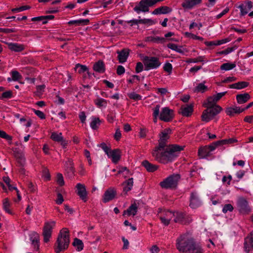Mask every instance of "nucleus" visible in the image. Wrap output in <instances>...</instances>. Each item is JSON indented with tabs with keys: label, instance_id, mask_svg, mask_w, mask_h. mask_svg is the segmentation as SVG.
Masks as SVG:
<instances>
[{
	"label": "nucleus",
	"instance_id": "58836bf2",
	"mask_svg": "<svg viewBox=\"0 0 253 253\" xmlns=\"http://www.w3.org/2000/svg\"><path fill=\"white\" fill-rule=\"evenodd\" d=\"M207 102L205 103L204 104V106L205 107H214L215 106L217 105L216 104V101L215 100V98L213 96H210L207 98Z\"/></svg>",
	"mask_w": 253,
	"mask_h": 253
},
{
	"label": "nucleus",
	"instance_id": "c85d7f7f",
	"mask_svg": "<svg viewBox=\"0 0 253 253\" xmlns=\"http://www.w3.org/2000/svg\"><path fill=\"white\" fill-rule=\"evenodd\" d=\"M93 68L95 71L100 73H103L105 72V65L103 62L101 60H99L95 63Z\"/></svg>",
	"mask_w": 253,
	"mask_h": 253
},
{
	"label": "nucleus",
	"instance_id": "3c124183",
	"mask_svg": "<svg viewBox=\"0 0 253 253\" xmlns=\"http://www.w3.org/2000/svg\"><path fill=\"white\" fill-rule=\"evenodd\" d=\"M129 98L134 100H140L142 99V96L135 92H132L128 95Z\"/></svg>",
	"mask_w": 253,
	"mask_h": 253
},
{
	"label": "nucleus",
	"instance_id": "4468645a",
	"mask_svg": "<svg viewBox=\"0 0 253 253\" xmlns=\"http://www.w3.org/2000/svg\"><path fill=\"white\" fill-rule=\"evenodd\" d=\"M130 50L128 48H123L121 50L117 51L118 59L119 63H123L126 61L129 54Z\"/></svg>",
	"mask_w": 253,
	"mask_h": 253
},
{
	"label": "nucleus",
	"instance_id": "9b49d317",
	"mask_svg": "<svg viewBox=\"0 0 253 253\" xmlns=\"http://www.w3.org/2000/svg\"><path fill=\"white\" fill-rule=\"evenodd\" d=\"M117 195V192L114 188H110L107 189L104 193L102 201L103 203H107L115 198Z\"/></svg>",
	"mask_w": 253,
	"mask_h": 253
},
{
	"label": "nucleus",
	"instance_id": "72a5a7b5",
	"mask_svg": "<svg viewBox=\"0 0 253 253\" xmlns=\"http://www.w3.org/2000/svg\"><path fill=\"white\" fill-rule=\"evenodd\" d=\"M95 105L98 108H105L107 105V101L103 98L98 97L94 101Z\"/></svg>",
	"mask_w": 253,
	"mask_h": 253
},
{
	"label": "nucleus",
	"instance_id": "aec40b11",
	"mask_svg": "<svg viewBox=\"0 0 253 253\" xmlns=\"http://www.w3.org/2000/svg\"><path fill=\"white\" fill-rule=\"evenodd\" d=\"M30 240L32 245L35 250L38 251L39 249L40 236L36 232H32L30 235Z\"/></svg>",
	"mask_w": 253,
	"mask_h": 253
},
{
	"label": "nucleus",
	"instance_id": "5701e85b",
	"mask_svg": "<svg viewBox=\"0 0 253 253\" xmlns=\"http://www.w3.org/2000/svg\"><path fill=\"white\" fill-rule=\"evenodd\" d=\"M7 46L10 50L14 52H21L25 49L24 45L17 43H8Z\"/></svg>",
	"mask_w": 253,
	"mask_h": 253
},
{
	"label": "nucleus",
	"instance_id": "4d7b16f0",
	"mask_svg": "<svg viewBox=\"0 0 253 253\" xmlns=\"http://www.w3.org/2000/svg\"><path fill=\"white\" fill-rule=\"evenodd\" d=\"M101 148L104 150L107 155H109V152L112 150L110 147H108L105 143H102L100 144Z\"/></svg>",
	"mask_w": 253,
	"mask_h": 253
},
{
	"label": "nucleus",
	"instance_id": "de8ad7c7",
	"mask_svg": "<svg viewBox=\"0 0 253 253\" xmlns=\"http://www.w3.org/2000/svg\"><path fill=\"white\" fill-rule=\"evenodd\" d=\"M13 92L11 90L4 91L0 95V99H9L12 97Z\"/></svg>",
	"mask_w": 253,
	"mask_h": 253
},
{
	"label": "nucleus",
	"instance_id": "20e7f679",
	"mask_svg": "<svg viewBox=\"0 0 253 253\" xmlns=\"http://www.w3.org/2000/svg\"><path fill=\"white\" fill-rule=\"evenodd\" d=\"M202 113L201 116L202 121L206 123L212 120L215 116L218 114L222 110L219 105L214 107H207Z\"/></svg>",
	"mask_w": 253,
	"mask_h": 253
},
{
	"label": "nucleus",
	"instance_id": "473e14b6",
	"mask_svg": "<svg viewBox=\"0 0 253 253\" xmlns=\"http://www.w3.org/2000/svg\"><path fill=\"white\" fill-rule=\"evenodd\" d=\"M72 245L73 246L76 248L77 251L79 252L83 250L84 247L83 241L77 238L74 239Z\"/></svg>",
	"mask_w": 253,
	"mask_h": 253
},
{
	"label": "nucleus",
	"instance_id": "5fc2aeb1",
	"mask_svg": "<svg viewBox=\"0 0 253 253\" xmlns=\"http://www.w3.org/2000/svg\"><path fill=\"white\" fill-rule=\"evenodd\" d=\"M163 68L165 71L168 72L169 74H170L172 72V66L170 63H167L164 65Z\"/></svg>",
	"mask_w": 253,
	"mask_h": 253
},
{
	"label": "nucleus",
	"instance_id": "09e8293b",
	"mask_svg": "<svg viewBox=\"0 0 253 253\" xmlns=\"http://www.w3.org/2000/svg\"><path fill=\"white\" fill-rule=\"evenodd\" d=\"M75 70H77L79 73L81 74L87 71L88 68L85 65L78 64L76 65Z\"/></svg>",
	"mask_w": 253,
	"mask_h": 253
},
{
	"label": "nucleus",
	"instance_id": "69168bd1",
	"mask_svg": "<svg viewBox=\"0 0 253 253\" xmlns=\"http://www.w3.org/2000/svg\"><path fill=\"white\" fill-rule=\"evenodd\" d=\"M220 141H222V145L226 144H231L235 142H236L237 140L236 139H234L233 138H230L228 139H223L220 140Z\"/></svg>",
	"mask_w": 253,
	"mask_h": 253
},
{
	"label": "nucleus",
	"instance_id": "ddd939ff",
	"mask_svg": "<svg viewBox=\"0 0 253 253\" xmlns=\"http://www.w3.org/2000/svg\"><path fill=\"white\" fill-rule=\"evenodd\" d=\"M201 201L197 193L192 192L190 197V206L193 209H195L199 207Z\"/></svg>",
	"mask_w": 253,
	"mask_h": 253
},
{
	"label": "nucleus",
	"instance_id": "39448f33",
	"mask_svg": "<svg viewBox=\"0 0 253 253\" xmlns=\"http://www.w3.org/2000/svg\"><path fill=\"white\" fill-rule=\"evenodd\" d=\"M180 179V175L176 173L169 175L160 182V186L165 189H175Z\"/></svg>",
	"mask_w": 253,
	"mask_h": 253
},
{
	"label": "nucleus",
	"instance_id": "c9c22d12",
	"mask_svg": "<svg viewBox=\"0 0 253 253\" xmlns=\"http://www.w3.org/2000/svg\"><path fill=\"white\" fill-rule=\"evenodd\" d=\"M101 124V121L99 118L92 117L90 123V127L94 130L97 129Z\"/></svg>",
	"mask_w": 253,
	"mask_h": 253
},
{
	"label": "nucleus",
	"instance_id": "e2e57ef3",
	"mask_svg": "<svg viewBox=\"0 0 253 253\" xmlns=\"http://www.w3.org/2000/svg\"><path fill=\"white\" fill-rule=\"evenodd\" d=\"M122 134L121 130L119 128H117L116 130L115 133L114 134V138L117 140L119 141L121 138Z\"/></svg>",
	"mask_w": 253,
	"mask_h": 253
},
{
	"label": "nucleus",
	"instance_id": "37998d69",
	"mask_svg": "<svg viewBox=\"0 0 253 253\" xmlns=\"http://www.w3.org/2000/svg\"><path fill=\"white\" fill-rule=\"evenodd\" d=\"M236 67L234 63H226L221 65L220 69L222 70L228 71Z\"/></svg>",
	"mask_w": 253,
	"mask_h": 253
},
{
	"label": "nucleus",
	"instance_id": "774afa93",
	"mask_svg": "<svg viewBox=\"0 0 253 253\" xmlns=\"http://www.w3.org/2000/svg\"><path fill=\"white\" fill-rule=\"evenodd\" d=\"M64 201L63 197L61 194L58 193L57 194V199L56 200V203L58 205L61 204Z\"/></svg>",
	"mask_w": 253,
	"mask_h": 253
},
{
	"label": "nucleus",
	"instance_id": "13d9d810",
	"mask_svg": "<svg viewBox=\"0 0 253 253\" xmlns=\"http://www.w3.org/2000/svg\"><path fill=\"white\" fill-rule=\"evenodd\" d=\"M233 210V207L231 204H226L222 209L224 213H226L228 211H232Z\"/></svg>",
	"mask_w": 253,
	"mask_h": 253
},
{
	"label": "nucleus",
	"instance_id": "ea45409f",
	"mask_svg": "<svg viewBox=\"0 0 253 253\" xmlns=\"http://www.w3.org/2000/svg\"><path fill=\"white\" fill-rule=\"evenodd\" d=\"M160 108V105L159 104H158V105H156L155 107L153 109V116L154 118L153 121L155 123H156L157 122L158 117H159Z\"/></svg>",
	"mask_w": 253,
	"mask_h": 253
},
{
	"label": "nucleus",
	"instance_id": "f704fd0d",
	"mask_svg": "<svg viewBox=\"0 0 253 253\" xmlns=\"http://www.w3.org/2000/svg\"><path fill=\"white\" fill-rule=\"evenodd\" d=\"M209 150L208 149L207 147L205 146L200 147L198 150V155L201 158H205L210 155Z\"/></svg>",
	"mask_w": 253,
	"mask_h": 253
},
{
	"label": "nucleus",
	"instance_id": "680f3d73",
	"mask_svg": "<svg viewBox=\"0 0 253 253\" xmlns=\"http://www.w3.org/2000/svg\"><path fill=\"white\" fill-rule=\"evenodd\" d=\"M125 72V68L122 65H119L117 68V74L118 75H121Z\"/></svg>",
	"mask_w": 253,
	"mask_h": 253
},
{
	"label": "nucleus",
	"instance_id": "423d86ee",
	"mask_svg": "<svg viewBox=\"0 0 253 253\" xmlns=\"http://www.w3.org/2000/svg\"><path fill=\"white\" fill-rule=\"evenodd\" d=\"M143 63L145 70L157 69L160 66L161 62L157 57L145 56L143 59Z\"/></svg>",
	"mask_w": 253,
	"mask_h": 253
},
{
	"label": "nucleus",
	"instance_id": "6e6552de",
	"mask_svg": "<svg viewBox=\"0 0 253 253\" xmlns=\"http://www.w3.org/2000/svg\"><path fill=\"white\" fill-rule=\"evenodd\" d=\"M159 114L160 120L165 122H171L174 116L173 110L167 107L163 108Z\"/></svg>",
	"mask_w": 253,
	"mask_h": 253
},
{
	"label": "nucleus",
	"instance_id": "7c9ffc66",
	"mask_svg": "<svg viewBox=\"0 0 253 253\" xmlns=\"http://www.w3.org/2000/svg\"><path fill=\"white\" fill-rule=\"evenodd\" d=\"M89 23V20L86 19H79L76 20H71L68 22L69 25H87Z\"/></svg>",
	"mask_w": 253,
	"mask_h": 253
},
{
	"label": "nucleus",
	"instance_id": "4c0bfd02",
	"mask_svg": "<svg viewBox=\"0 0 253 253\" xmlns=\"http://www.w3.org/2000/svg\"><path fill=\"white\" fill-rule=\"evenodd\" d=\"M167 47L178 53H184V52L182 46H178L174 43H169L167 44Z\"/></svg>",
	"mask_w": 253,
	"mask_h": 253
},
{
	"label": "nucleus",
	"instance_id": "412c9836",
	"mask_svg": "<svg viewBox=\"0 0 253 253\" xmlns=\"http://www.w3.org/2000/svg\"><path fill=\"white\" fill-rule=\"evenodd\" d=\"M202 0H185L181 4L182 6L186 9H191L194 6L200 3Z\"/></svg>",
	"mask_w": 253,
	"mask_h": 253
},
{
	"label": "nucleus",
	"instance_id": "a19ab883",
	"mask_svg": "<svg viewBox=\"0 0 253 253\" xmlns=\"http://www.w3.org/2000/svg\"><path fill=\"white\" fill-rule=\"evenodd\" d=\"M10 203L7 198H5L3 201V208L4 211L8 213L9 214H12V212L9 209L10 208Z\"/></svg>",
	"mask_w": 253,
	"mask_h": 253
},
{
	"label": "nucleus",
	"instance_id": "0eeeda50",
	"mask_svg": "<svg viewBox=\"0 0 253 253\" xmlns=\"http://www.w3.org/2000/svg\"><path fill=\"white\" fill-rule=\"evenodd\" d=\"M56 222L55 221H46L44 223L43 227L42 236H43V241L47 243L51 237L52 229L55 226Z\"/></svg>",
	"mask_w": 253,
	"mask_h": 253
},
{
	"label": "nucleus",
	"instance_id": "603ef678",
	"mask_svg": "<svg viewBox=\"0 0 253 253\" xmlns=\"http://www.w3.org/2000/svg\"><path fill=\"white\" fill-rule=\"evenodd\" d=\"M30 8V6L24 5V6H20V7H18V8H13V9H12L11 10H12V11L13 12H18L24 11V10H27V9H29Z\"/></svg>",
	"mask_w": 253,
	"mask_h": 253
},
{
	"label": "nucleus",
	"instance_id": "052dcab7",
	"mask_svg": "<svg viewBox=\"0 0 253 253\" xmlns=\"http://www.w3.org/2000/svg\"><path fill=\"white\" fill-rule=\"evenodd\" d=\"M143 69V65L141 62H138L135 67V72L137 73L141 72Z\"/></svg>",
	"mask_w": 253,
	"mask_h": 253
},
{
	"label": "nucleus",
	"instance_id": "864d4df0",
	"mask_svg": "<svg viewBox=\"0 0 253 253\" xmlns=\"http://www.w3.org/2000/svg\"><path fill=\"white\" fill-rule=\"evenodd\" d=\"M57 182L60 186H63L64 185V180L63 176L61 173H58L57 175Z\"/></svg>",
	"mask_w": 253,
	"mask_h": 253
},
{
	"label": "nucleus",
	"instance_id": "1a4fd4ad",
	"mask_svg": "<svg viewBox=\"0 0 253 253\" xmlns=\"http://www.w3.org/2000/svg\"><path fill=\"white\" fill-rule=\"evenodd\" d=\"M237 207L241 213L247 214L251 211L248 201L243 197L238 199L237 202Z\"/></svg>",
	"mask_w": 253,
	"mask_h": 253
},
{
	"label": "nucleus",
	"instance_id": "e433bc0d",
	"mask_svg": "<svg viewBox=\"0 0 253 253\" xmlns=\"http://www.w3.org/2000/svg\"><path fill=\"white\" fill-rule=\"evenodd\" d=\"M11 75L12 78H8L7 79V81L8 82H10L12 80L14 81H17L22 78V76L17 71H12L11 72Z\"/></svg>",
	"mask_w": 253,
	"mask_h": 253
},
{
	"label": "nucleus",
	"instance_id": "2eb2a0df",
	"mask_svg": "<svg viewBox=\"0 0 253 253\" xmlns=\"http://www.w3.org/2000/svg\"><path fill=\"white\" fill-rule=\"evenodd\" d=\"M77 189V193L80 198L84 202L87 201V192L85 186L84 184L78 183L76 185Z\"/></svg>",
	"mask_w": 253,
	"mask_h": 253
},
{
	"label": "nucleus",
	"instance_id": "a18cd8bd",
	"mask_svg": "<svg viewBox=\"0 0 253 253\" xmlns=\"http://www.w3.org/2000/svg\"><path fill=\"white\" fill-rule=\"evenodd\" d=\"M51 138L53 140H54L55 141H56V142H60L61 141H62L63 139H64L63 137L62 136V133H60L58 134V133H55V132H53L51 134Z\"/></svg>",
	"mask_w": 253,
	"mask_h": 253
},
{
	"label": "nucleus",
	"instance_id": "4be33fe9",
	"mask_svg": "<svg viewBox=\"0 0 253 253\" xmlns=\"http://www.w3.org/2000/svg\"><path fill=\"white\" fill-rule=\"evenodd\" d=\"M137 210L138 206L136 203L135 202H134L128 207V208L126 210L124 211L123 215L126 214L128 216H130L131 215L134 216L137 213Z\"/></svg>",
	"mask_w": 253,
	"mask_h": 253
},
{
	"label": "nucleus",
	"instance_id": "f03ea898",
	"mask_svg": "<svg viewBox=\"0 0 253 253\" xmlns=\"http://www.w3.org/2000/svg\"><path fill=\"white\" fill-rule=\"evenodd\" d=\"M176 248L182 253H203V250L195 240L187 234L181 235L176 240Z\"/></svg>",
	"mask_w": 253,
	"mask_h": 253
},
{
	"label": "nucleus",
	"instance_id": "a878e982",
	"mask_svg": "<svg viewBox=\"0 0 253 253\" xmlns=\"http://www.w3.org/2000/svg\"><path fill=\"white\" fill-rule=\"evenodd\" d=\"M142 166H143L148 172H154L156 171L158 167L155 165L150 163L147 160H144L142 162Z\"/></svg>",
	"mask_w": 253,
	"mask_h": 253
},
{
	"label": "nucleus",
	"instance_id": "dca6fc26",
	"mask_svg": "<svg viewBox=\"0 0 253 253\" xmlns=\"http://www.w3.org/2000/svg\"><path fill=\"white\" fill-rule=\"evenodd\" d=\"M65 174L69 178H72L75 175V169L73 162L69 160L65 163Z\"/></svg>",
	"mask_w": 253,
	"mask_h": 253
},
{
	"label": "nucleus",
	"instance_id": "cd10ccee",
	"mask_svg": "<svg viewBox=\"0 0 253 253\" xmlns=\"http://www.w3.org/2000/svg\"><path fill=\"white\" fill-rule=\"evenodd\" d=\"M250 99V95L248 93L239 94L236 95L237 102L240 104H244L247 102Z\"/></svg>",
	"mask_w": 253,
	"mask_h": 253
},
{
	"label": "nucleus",
	"instance_id": "6e6d98bb",
	"mask_svg": "<svg viewBox=\"0 0 253 253\" xmlns=\"http://www.w3.org/2000/svg\"><path fill=\"white\" fill-rule=\"evenodd\" d=\"M0 137L4 138L7 140L11 141L12 140V137L8 135L5 131L0 130Z\"/></svg>",
	"mask_w": 253,
	"mask_h": 253
},
{
	"label": "nucleus",
	"instance_id": "f8f14e48",
	"mask_svg": "<svg viewBox=\"0 0 253 253\" xmlns=\"http://www.w3.org/2000/svg\"><path fill=\"white\" fill-rule=\"evenodd\" d=\"M193 112V105L192 104L182 105L179 111V113L184 117L190 116Z\"/></svg>",
	"mask_w": 253,
	"mask_h": 253
},
{
	"label": "nucleus",
	"instance_id": "8fccbe9b",
	"mask_svg": "<svg viewBox=\"0 0 253 253\" xmlns=\"http://www.w3.org/2000/svg\"><path fill=\"white\" fill-rule=\"evenodd\" d=\"M237 47L236 46H234L233 47H229L227 48L226 49H225L224 50H222V51L217 52V54H218V55H222V54L226 55V54H228L229 53L233 51L236 49H237Z\"/></svg>",
	"mask_w": 253,
	"mask_h": 253
},
{
	"label": "nucleus",
	"instance_id": "2f4dec72",
	"mask_svg": "<svg viewBox=\"0 0 253 253\" xmlns=\"http://www.w3.org/2000/svg\"><path fill=\"white\" fill-rule=\"evenodd\" d=\"M249 84V83L247 82H239L229 85L231 88L242 89L247 87Z\"/></svg>",
	"mask_w": 253,
	"mask_h": 253
},
{
	"label": "nucleus",
	"instance_id": "6ab92c4d",
	"mask_svg": "<svg viewBox=\"0 0 253 253\" xmlns=\"http://www.w3.org/2000/svg\"><path fill=\"white\" fill-rule=\"evenodd\" d=\"M174 218V222L175 223H179L181 224H185L187 221L185 218V215L182 212L176 211L173 212Z\"/></svg>",
	"mask_w": 253,
	"mask_h": 253
},
{
	"label": "nucleus",
	"instance_id": "9d476101",
	"mask_svg": "<svg viewBox=\"0 0 253 253\" xmlns=\"http://www.w3.org/2000/svg\"><path fill=\"white\" fill-rule=\"evenodd\" d=\"M253 231L245 239L244 250L246 253H253Z\"/></svg>",
	"mask_w": 253,
	"mask_h": 253
},
{
	"label": "nucleus",
	"instance_id": "f3484780",
	"mask_svg": "<svg viewBox=\"0 0 253 253\" xmlns=\"http://www.w3.org/2000/svg\"><path fill=\"white\" fill-rule=\"evenodd\" d=\"M108 158L112 159V161L114 164H117L121 159V151L119 149L112 150L109 152Z\"/></svg>",
	"mask_w": 253,
	"mask_h": 253
},
{
	"label": "nucleus",
	"instance_id": "c03bdc74",
	"mask_svg": "<svg viewBox=\"0 0 253 253\" xmlns=\"http://www.w3.org/2000/svg\"><path fill=\"white\" fill-rule=\"evenodd\" d=\"M207 89V86L205 85L203 83H200L194 89L195 92H204Z\"/></svg>",
	"mask_w": 253,
	"mask_h": 253
},
{
	"label": "nucleus",
	"instance_id": "338daca9",
	"mask_svg": "<svg viewBox=\"0 0 253 253\" xmlns=\"http://www.w3.org/2000/svg\"><path fill=\"white\" fill-rule=\"evenodd\" d=\"M226 93V92L218 93L215 95H214L213 96L215 98V100L217 102Z\"/></svg>",
	"mask_w": 253,
	"mask_h": 253
},
{
	"label": "nucleus",
	"instance_id": "0e129e2a",
	"mask_svg": "<svg viewBox=\"0 0 253 253\" xmlns=\"http://www.w3.org/2000/svg\"><path fill=\"white\" fill-rule=\"evenodd\" d=\"M34 112L35 113V114L37 116H38L40 119H44L45 118V116L42 112L40 110H34Z\"/></svg>",
	"mask_w": 253,
	"mask_h": 253
},
{
	"label": "nucleus",
	"instance_id": "c756f323",
	"mask_svg": "<svg viewBox=\"0 0 253 253\" xmlns=\"http://www.w3.org/2000/svg\"><path fill=\"white\" fill-rule=\"evenodd\" d=\"M133 184V178H130L127 180L123 182V185H124L123 188L124 191L127 193V192L131 190Z\"/></svg>",
	"mask_w": 253,
	"mask_h": 253
},
{
	"label": "nucleus",
	"instance_id": "49530a36",
	"mask_svg": "<svg viewBox=\"0 0 253 253\" xmlns=\"http://www.w3.org/2000/svg\"><path fill=\"white\" fill-rule=\"evenodd\" d=\"M159 216V215H158ZM160 216L163 217L164 218H166L171 220V218L173 216V213L172 212L170 211H164L161 212Z\"/></svg>",
	"mask_w": 253,
	"mask_h": 253
},
{
	"label": "nucleus",
	"instance_id": "bf43d9fd",
	"mask_svg": "<svg viewBox=\"0 0 253 253\" xmlns=\"http://www.w3.org/2000/svg\"><path fill=\"white\" fill-rule=\"evenodd\" d=\"M139 22V24H152L154 23L152 19H138V21H137Z\"/></svg>",
	"mask_w": 253,
	"mask_h": 253
},
{
	"label": "nucleus",
	"instance_id": "79ce46f5",
	"mask_svg": "<svg viewBox=\"0 0 253 253\" xmlns=\"http://www.w3.org/2000/svg\"><path fill=\"white\" fill-rule=\"evenodd\" d=\"M222 141L220 140L213 142L212 144L209 145H206L208 149L209 150L210 153L213 151L217 146L222 145Z\"/></svg>",
	"mask_w": 253,
	"mask_h": 253
},
{
	"label": "nucleus",
	"instance_id": "b1692460",
	"mask_svg": "<svg viewBox=\"0 0 253 253\" xmlns=\"http://www.w3.org/2000/svg\"><path fill=\"white\" fill-rule=\"evenodd\" d=\"M244 111V109H241L239 107H228L225 112L227 115L234 116L236 114H240Z\"/></svg>",
	"mask_w": 253,
	"mask_h": 253
},
{
	"label": "nucleus",
	"instance_id": "7ed1b4c3",
	"mask_svg": "<svg viewBox=\"0 0 253 253\" xmlns=\"http://www.w3.org/2000/svg\"><path fill=\"white\" fill-rule=\"evenodd\" d=\"M70 243L69 230L67 228H63L58 234L56 242L54 245V250L56 253L66 250Z\"/></svg>",
	"mask_w": 253,
	"mask_h": 253
},
{
	"label": "nucleus",
	"instance_id": "a211bd4d",
	"mask_svg": "<svg viewBox=\"0 0 253 253\" xmlns=\"http://www.w3.org/2000/svg\"><path fill=\"white\" fill-rule=\"evenodd\" d=\"M253 7L252 2L251 1H248L244 3L240 4L238 8L241 11V15L244 16L247 14L249 11Z\"/></svg>",
	"mask_w": 253,
	"mask_h": 253
},
{
	"label": "nucleus",
	"instance_id": "f257e3e1",
	"mask_svg": "<svg viewBox=\"0 0 253 253\" xmlns=\"http://www.w3.org/2000/svg\"><path fill=\"white\" fill-rule=\"evenodd\" d=\"M171 129L167 128L159 134L158 145L155 147L151 154L154 159L160 163L167 164L173 161L178 156L180 151L184 149L183 146L177 144L167 146V142L169 138Z\"/></svg>",
	"mask_w": 253,
	"mask_h": 253
},
{
	"label": "nucleus",
	"instance_id": "393cba45",
	"mask_svg": "<svg viewBox=\"0 0 253 253\" xmlns=\"http://www.w3.org/2000/svg\"><path fill=\"white\" fill-rule=\"evenodd\" d=\"M171 11V9L167 6H162L156 8L153 12L152 14L155 15L161 14H167Z\"/></svg>",
	"mask_w": 253,
	"mask_h": 253
},
{
	"label": "nucleus",
	"instance_id": "bb28decb",
	"mask_svg": "<svg viewBox=\"0 0 253 253\" xmlns=\"http://www.w3.org/2000/svg\"><path fill=\"white\" fill-rule=\"evenodd\" d=\"M166 41V40L165 38L159 37L148 36L145 39V42H152L157 43H164Z\"/></svg>",
	"mask_w": 253,
	"mask_h": 253
}]
</instances>
